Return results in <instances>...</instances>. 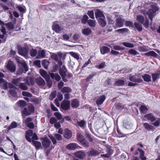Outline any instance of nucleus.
Instances as JSON below:
<instances>
[{
    "label": "nucleus",
    "instance_id": "f257e3e1",
    "mask_svg": "<svg viewBox=\"0 0 160 160\" xmlns=\"http://www.w3.org/2000/svg\"><path fill=\"white\" fill-rule=\"evenodd\" d=\"M158 10V8L155 5L152 4L150 5V8L148 12H146L145 11H142V12L145 16L146 21L144 23V26L146 28L149 27V20L147 18L146 15H148L151 20V22L152 20L153 16L155 15V13Z\"/></svg>",
    "mask_w": 160,
    "mask_h": 160
},
{
    "label": "nucleus",
    "instance_id": "f03ea898",
    "mask_svg": "<svg viewBox=\"0 0 160 160\" xmlns=\"http://www.w3.org/2000/svg\"><path fill=\"white\" fill-rule=\"evenodd\" d=\"M34 110V108L32 106L29 107L28 108H24L22 112V116L29 115L33 112Z\"/></svg>",
    "mask_w": 160,
    "mask_h": 160
},
{
    "label": "nucleus",
    "instance_id": "7ed1b4c3",
    "mask_svg": "<svg viewBox=\"0 0 160 160\" xmlns=\"http://www.w3.org/2000/svg\"><path fill=\"white\" fill-rule=\"evenodd\" d=\"M28 46L27 45H25L24 47L21 48V55L27 58L28 55Z\"/></svg>",
    "mask_w": 160,
    "mask_h": 160
},
{
    "label": "nucleus",
    "instance_id": "20e7f679",
    "mask_svg": "<svg viewBox=\"0 0 160 160\" xmlns=\"http://www.w3.org/2000/svg\"><path fill=\"white\" fill-rule=\"evenodd\" d=\"M52 29L56 32L60 33L62 30V28L57 22H54L52 25Z\"/></svg>",
    "mask_w": 160,
    "mask_h": 160
},
{
    "label": "nucleus",
    "instance_id": "39448f33",
    "mask_svg": "<svg viewBox=\"0 0 160 160\" xmlns=\"http://www.w3.org/2000/svg\"><path fill=\"white\" fill-rule=\"evenodd\" d=\"M49 137L54 144H55L57 142L56 139L58 141L62 139L61 135L58 134H56L54 135V136L50 135H49Z\"/></svg>",
    "mask_w": 160,
    "mask_h": 160
},
{
    "label": "nucleus",
    "instance_id": "423d86ee",
    "mask_svg": "<svg viewBox=\"0 0 160 160\" xmlns=\"http://www.w3.org/2000/svg\"><path fill=\"white\" fill-rule=\"evenodd\" d=\"M7 68L8 70L12 72H14L16 70V67L13 62L10 60L8 61V64L7 65Z\"/></svg>",
    "mask_w": 160,
    "mask_h": 160
},
{
    "label": "nucleus",
    "instance_id": "0eeeda50",
    "mask_svg": "<svg viewBox=\"0 0 160 160\" xmlns=\"http://www.w3.org/2000/svg\"><path fill=\"white\" fill-rule=\"evenodd\" d=\"M21 65H22V68L21 67V73H25L28 71V67L25 61H21Z\"/></svg>",
    "mask_w": 160,
    "mask_h": 160
},
{
    "label": "nucleus",
    "instance_id": "6e6552de",
    "mask_svg": "<svg viewBox=\"0 0 160 160\" xmlns=\"http://www.w3.org/2000/svg\"><path fill=\"white\" fill-rule=\"evenodd\" d=\"M70 105V101L68 100H64L61 104V107L64 110H66L68 109Z\"/></svg>",
    "mask_w": 160,
    "mask_h": 160
},
{
    "label": "nucleus",
    "instance_id": "1a4fd4ad",
    "mask_svg": "<svg viewBox=\"0 0 160 160\" xmlns=\"http://www.w3.org/2000/svg\"><path fill=\"white\" fill-rule=\"evenodd\" d=\"M74 155L76 157L80 159H82L86 156V153L85 152L82 151H79L74 153Z\"/></svg>",
    "mask_w": 160,
    "mask_h": 160
},
{
    "label": "nucleus",
    "instance_id": "9d476101",
    "mask_svg": "<svg viewBox=\"0 0 160 160\" xmlns=\"http://www.w3.org/2000/svg\"><path fill=\"white\" fill-rule=\"evenodd\" d=\"M79 146L75 143H71L66 146V148L68 150H73L79 148Z\"/></svg>",
    "mask_w": 160,
    "mask_h": 160
},
{
    "label": "nucleus",
    "instance_id": "9b49d317",
    "mask_svg": "<svg viewBox=\"0 0 160 160\" xmlns=\"http://www.w3.org/2000/svg\"><path fill=\"white\" fill-rule=\"evenodd\" d=\"M51 143L50 140L47 138H44L42 142L43 146L46 148L49 146Z\"/></svg>",
    "mask_w": 160,
    "mask_h": 160
},
{
    "label": "nucleus",
    "instance_id": "f8f14e48",
    "mask_svg": "<svg viewBox=\"0 0 160 160\" xmlns=\"http://www.w3.org/2000/svg\"><path fill=\"white\" fill-rule=\"evenodd\" d=\"M144 117L148 120H150V122H153L156 119V118L152 113L146 114L145 115Z\"/></svg>",
    "mask_w": 160,
    "mask_h": 160
},
{
    "label": "nucleus",
    "instance_id": "ddd939ff",
    "mask_svg": "<svg viewBox=\"0 0 160 160\" xmlns=\"http://www.w3.org/2000/svg\"><path fill=\"white\" fill-rule=\"evenodd\" d=\"M33 131L32 130H27L26 132V138L27 141L31 142L32 140L31 138V137L33 135Z\"/></svg>",
    "mask_w": 160,
    "mask_h": 160
},
{
    "label": "nucleus",
    "instance_id": "4468645a",
    "mask_svg": "<svg viewBox=\"0 0 160 160\" xmlns=\"http://www.w3.org/2000/svg\"><path fill=\"white\" fill-rule=\"evenodd\" d=\"M99 154V152L97 150L93 149H92L88 153L89 157L96 156L98 155Z\"/></svg>",
    "mask_w": 160,
    "mask_h": 160
},
{
    "label": "nucleus",
    "instance_id": "2eb2a0df",
    "mask_svg": "<svg viewBox=\"0 0 160 160\" xmlns=\"http://www.w3.org/2000/svg\"><path fill=\"white\" fill-rule=\"evenodd\" d=\"M67 69L64 66H63L59 70V73L62 78H65L66 76Z\"/></svg>",
    "mask_w": 160,
    "mask_h": 160
},
{
    "label": "nucleus",
    "instance_id": "dca6fc26",
    "mask_svg": "<svg viewBox=\"0 0 160 160\" xmlns=\"http://www.w3.org/2000/svg\"><path fill=\"white\" fill-rule=\"evenodd\" d=\"M71 131L68 128L65 129L64 130V136L67 139L70 138L72 136Z\"/></svg>",
    "mask_w": 160,
    "mask_h": 160
},
{
    "label": "nucleus",
    "instance_id": "f3484780",
    "mask_svg": "<svg viewBox=\"0 0 160 160\" xmlns=\"http://www.w3.org/2000/svg\"><path fill=\"white\" fill-rule=\"evenodd\" d=\"M106 99L105 96L102 95L101 96L97 99L96 103L98 105L102 104Z\"/></svg>",
    "mask_w": 160,
    "mask_h": 160
},
{
    "label": "nucleus",
    "instance_id": "a211bd4d",
    "mask_svg": "<svg viewBox=\"0 0 160 160\" xmlns=\"http://www.w3.org/2000/svg\"><path fill=\"white\" fill-rule=\"evenodd\" d=\"M39 72L41 75L45 79H48L49 75L47 73V72L44 70L40 69L39 70Z\"/></svg>",
    "mask_w": 160,
    "mask_h": 160
},
{
    "label": "nucleus",
    "instance_id": "6ab92c4d",
    "mask_svg": "<svg viewBox=\"0 0 160 160\" xmlns=\"http://www.w3.org/2000/svg\"><path fill=\"white\" fill-rule=\"evenodd\" d=\"M143 126L145 129L147 130L150 131H153L155 130L154 127L147 123H144L143 124Z\"/></svg>",
    "mask_w": 160,
    "mask_h": 160
},
{
    "label": "nucleus",
    "instance_id": "aec40b11",
    "mask_svg": "<svg viewBox=\"0 0 160 160\" xmlns=\"http://www.w3.org/2000/svg\"><path fill=\"white\" fill-rule=\"evenodd\" d=\"M129 80L131 81L138 83H140L143 81L142 79L139 78L136 79L135 76L131 75L129 76Z\"/></svg>",
    "mask_w": 160,
    "mask_h": 160
},
{
    "label": "nucleus",
    "instance_id": "412c9836",
    "mask_svg": "<svg viewBox=\"0 0 160 160\" xmlns=\"http://www.w3.org/2000/svg\"><path fill=\"white\" fill-rule=\"evenodd\" d=\"M36 82L38 85L40 86H43L45 83L44 80L41 77L37 78Z\"/></svg>",
    "mask_w": 160,
    "mask_h": 160
},
{
    "label": "nucleus",
    "instance_id": "4be33fe9",
    "mask_svg": "<svg viewBox=\"0 0 160 160\" xmlns=\"http://www.w3.org/2000/svg\"><path fill=\"white\" fill-rule=\"evenodd\" d=\"M144 55L148 56H152L155 58H156L158 56L157 54L153 51H150L144 54H141V55L142 56Z\"/></svg>",
    "mask_w": 160,
    "mask_h": 160
},
{
    "label": "nucleus",
    "instance_id": "5701e85b",
    "mask_svg": "<svg viewBox=\"0 0 160 160\" xmlns=\"http://www.w3.org/2000/svg\"><path fill=\"white\" fill-rule=\"evenodd\" d=\"M79 102L77 99H73L72 101L71 105L73 108H77L79 106Z\"/></svg>",
    "mask_w": 160,
    "mask_h": 160
},
{
    "label": "nucleus",
    "instance_id": "b1692460",
    "mask_svg": "<svg viewBox=\"0 0 160 160\" xmlns=\"http://www.w3.org/2000/svg\"><path fill=\"white\" fill-rule=\"evenodd\" d=\"M77 125L80 127L84 129L86 127V123L84 120H82L78 122Z\"/></svg>",
    "mask_w": 160,
    "mask_h": 160
},
{
    "label": "nucleus",
    "instance_id": "393cba45",
    "mask_svg": "<svg viewBox=\"0 0 160 160\" xmlns=\"http://www.w3.org/2000/svg\"><path fill=\"white\" fill-rule=\"evenodd\" d=\"M50 76L52 79H54L57 81H59L61 79L60 76L57 73H51Z\"/></svg>",
    "mask_w": 160,
    "mask_h": 160
},
{
    "label": "nucleus",
    "instance_id": "a878e982",
    "mask_svg": "<svg viewBox=\"0 0 160 160\" xmlns=\"http://www.w3.org/2000/svg\"><path fill=\"white\" fill-rule=\"evenodd\" d=\"M105 18L103 17V18H100L98 20V22L100 25L102 27H105L106 24L107 23L105 20Z\"/></svg>",
    "mask_w": 160,
    "mask_h": 160
},
{
    "label": "nucleus",
    "instance_id": "bb28decb",
    "mask_svg": "<svg viewBox=\"0 0 160 160\" xmlns=\"http://www.w3.org/2000/svg\"><path fill=\"white\" fill-rule=\"evenodd\" d=\"M110 49L106 46H103L100 48V52L102 54L108 52L110 51Z\"/></svg>",
    "mask_w": 160,
    "mask_h": 160
},
{
    "label": "nucleus",
    "instance_id": "cd10ccee",
    "mask_svg": "<svg viewBox=\"0 0 160 160\" xmlns=\"http://www.w3.org/2000/svg\"><path fill=\"white\" fill-rule=\"evenodd\" d=\"M61 91L62 93H69L72 92V90L69 87H64L61 89Z\"/></svg>",
    "mask_w": 160,
    "mask_h": 160
},
{
    "label": "nucleus",
    "instance_id": "c85d7f7f",
    "mask_svg": "<svg viewBox=\"0 0 160 160\" xmlns=\"http://www.w3.org/2000/svg\"><path fill=\"white\" fill-rule=\"evenodd\" d=\"M45 56V51L44 50H39L38 52V55L36 57V58L37 59L43 58Z\"/></svg>",
    "mask_w": 160,
    "mask_h": 160
},
{
    "label": "nucleus",
    "instance_id": "c756f323",
    "mask_svg": "<svg viewBox=\"0 0 160 160\" xmlns=\"http://www.w3.org/2000/svg\"><path fill=\"white\" fill-rule=\"evenodd\" d=\"M124 20L121 18H118L116 20V25L119 27H121L123 26Z\"/></svg>",
    "mask_w": 160,
    "mask_h": 160
},
{
    "label": "nucleus",
    "instance_id": "7c9ffc66",
    "mask_svg": "<svg viewBox=\"0 0 160 160\" xmlns=\"http://www.w3.org/2000/svg\"><path fill=\"white\" fill-rule=\"evenodd\" d=\"M95 15L96 18L99 17L103 18V17H104L102 12L98 9L96 10L95 12Z\"/></svg>",
    "mask_w": 160,
    "mask_h": 160
},
{
    "label": "nucleus",
    "instance_id": "2f4dec72",
    "mask_svg": "<svg viewBox=\"0 0 160 160\" xmlns=\"http://www.w3.org/2000/svg\"><path fill=\"white\" fill-rule=\"evenodd\" d=\"M17 127V123L14 121L12 122L10 125L7 128L8 132H9L11 129L12 128H16Z\"/></svg>",
    "mask_w": 160,
    "mask_h": 160
},
{
    "label": "nucleus",
    "instance_id": "473e14b6",
    "mask_svg": "<svg viewBox=\"0 0 160 160\" xmlns=\"http://www.w3.org/2000/svg\"><path fill=\"white\" fill-rule=\"evenodd\" d=\"M138 150L140 152V158L142 160H145L146 158L144 156V152L143 151L139 148L138 149Z\"/></svg>",
    "mask_w": 160,
    "mask_h": 160
},
{
    "label": "nucleus",
    "instance_id": "72a5a7b5",
    "mask_svg": "<svg viewBox=\"0 0 160 160\" xmlns=\"http://www.w3.org/2000/svg\"><path fill=\"white\" fill-rule=\"evenodd\" d=\"M82 33L86 36L88 35L91 33V31L89 28H87L82 30Z\"/></svg>",
    "mask_w": 160,
    "mask_h": 160
},
{
    "label": "nucleus",
    "instance_id": "f704fd0d",
    "mask_svg": "<svg viewBox=\"0 0 160 160\" xmlns=\"http://www.w3.org/2000/svg\"><path fill=\"white\" fill-rule=\"evenodd\" d=\"M142 77L144 80L146 82H149L151 81V76L149 75L145 74Z\"/></svg>",
    "mask_w": 160,
    "mask_h": 160
},
{
    "label": "nucleus",
    "instance_id": "c9c22d12",
    "mask_svg": "<svg viewBox=\"0 0 160 160\" xmlns=\"http://www.w3.org/2000/svg\"><path fill=\"white\" fill-rule=\"evenodd\" d=\"M124 81L122 79H118L115 82V85L116 86H122L124 84Z\"/></svg>",
    "mask_w": 160,
    "mask_h": 160
},
{
    "label": "nucleus",
    "instance_id": "e433bc0d",
    "mask_svg": "<svg viewBox=\"0 0 160 160\" xmlns=\"http://www.w3.org/2000/svg\"><path fill=\"white\" fill-rule=\"evenodd\" d=\"M31 142L37 148H39L41 146V144L40 142L32 140Z\"/></svg>",
    "mask_w": 160,
    "mask_h": 160
},
{
    "label": "nucleus",
    "instance_id": "4c0bfd02",
    "mask_svg": "<svg viewBox=\"0 0 160 160\" xmlns=\"http://www.w3.org/2000/svg\"><path fill=\"white\" fill-rule=\"evenodd\" d=\"M152 124L155 127H159L160 126V118H156V120L152 122Z\"/></svg>",
    "mask_w": 160,
    "mask_h": 160
},
{
    "label": "nucleus",
    "instance_id": "58836bf2",
    "mask_svg": "<svg viewBox=\"0 0 160 160\" xmlns=\"http://www.w3.org/2000/svg\"><path fill=\"white\" fill-rule=\"evenodd\" d=\"M20 78L13 79L12 81V83L13 84L16 86H18L19 88L20 87V83L19 82Z\"/></svg>",
    "mask_w": 160,
    "mask_h": 160
},
{
    "label": "nucleus",
    "instance_id": "ea45409f",
    "mask_svg": "<svg viewBox=\"0 0 160 160\" xmlns=\"http://www.w3.org/2000/svg\"><path fill=\"white\" fill-rule=\"evenodd\" d=\"M138 50L140 52H147L148 50L147 47L143 46H139L138 48Z\"/></svg>",
    "mask_w": 160,
    "mask_h": 160
},
{
    "label": "nucleus",
    "instance_id": "a19ab883",
    "mask_svg": "<svg viewBox=\"0 0 160 160\" xmlns=\"http://www.w3.org/2000/svg\"><path fill=\"white\" fill-rule=\"evenodd\" d=\"M49 63V62L48 60L44 59L42 61V65L44 67L45 69H47Z\"/></svg>",
    "mask_w": 160,
    "mask_h": 160
},
{
    "label": "nucleus",
    "instance_id": "79ce46f5",
    "mask_svg": "<svg viewBox=\"0 0 160 160\" xmlns=\"http://www.w3.org/2000/svg\"><path fill=\"white\" fill-rule=\"evenodd\" d=\"M37 53V50L35 49H32L30 51V54L31 57H35Z\"/></svg>",
    "mask_w": 160,
    "mask_h": 160
},
{
    "label": "nucleus",
    "instance_id": "37998d69",
    "mask_svg": "<svg viewBox=\"0 0 160 160\" xmlns=\"http://www.w3.org/2000/svg\"><path fill=\"white\" fill-rule=\"evenodd\" d=\"M140 110L141 113H145L147 112L148 109L146 106L144 105H142L140 108Z\"/></svg>",
    "mask_w": 160,
    "mask_h": 160
},
{
    "label": "nucleus",
    "instance_id": "c03bdc74",
    "mask_svg": "<svg viewBox=\"0 0 160 160\" xmlns=\"http://www.w3.org/2000/svg\"><path fill=\"white\" fill-rule=\"evenodd\" d=\"M122 44L125 47L129 48H132L134 47V45L131 43L127 42H123Z\"/></svg>",
    "mask_w": 160,
    "mask_h": 160
},
{
    "label": "nucleus",
    "instance_id": "a18cd8bd",
    "mask_svg": "<svg viewBox=\"0 0 160 160\" xmlns=\"http://www.w3.org/2000/svg\"><path fill=\"white\" fill-rule=\"evenodd\" d=\"M77 138L78 140L80 142L85 139L84 136L81 134L78 133L77 135Z\"/></svg>",
    "mask_w": 160,
    "mask_h": 160
},
{
    "label": "nucleus",
    "instance_id": "49530a36",
    "mask_svg": "<svg viewBox=\"0 0 160 160\" xmlns=\"http://www.w3.org/2000/svg\"><path fill=\"white\" fill-rule=\"evenodd\" d=\"M6 26L9 30H12L13 28L14 25L11 22H9L6 24Z\"/></svg>",
    "mask_w": 160,
    "mask_h": 160
},
{
    "label": "nucleus",
    "instance_id": "de8ad7c7",
    "mask_svg": "<svg viewBox=\"0 0 160 160\" xmlns=\"http://www.w3.org/2000/svg\"><path fill=\"white\" fill-rule=\"evenodd\" d=\"M128 52L130 54L133 55H138L139 54V53L136 51L132 49H131L128 50Z\"/></svg>",
    "mask_w": 160,
    "mask_h": 160
},
{
    "label": "nucleus",
    "instance_id": "09e8293b",
    "mask_svg": "<svg viewBox=\"0 0 160 160\" xmlns=\"http://www.w3.org/2000/svg\"><path fill=\"white\" fill-rule=\"evenodd\" d=\"M137 19L138 22L141 23V24L143 23L144 18L141 15L138 16L137 17Z\"/></svg>",
    "mask_w": 160,
    "mask_h": 160
},
{
    "label": "nucleus",
    "instance_id": "8fccbe9b",
    "mask_svg": "<svg viewBox=\"0 0 160 160\" xmlns=\"http://www.w3.org/2000/svg\"><path fill=\"white\" fill-rule=\"evenodd\" d=\"M71 34H70V35H69L67 34H63L62 36V39L64 40L68 41L70 39V38L71 37Z\"/></svg>",
    "mask_w": 160,
    "mask_h": 160
},
{
    "label": "nucleus",
    "instance_id": "3c124183",
    "mask_svg": "<svg viewBox=\"0 0 160 160\" xmlns=\"http://www.w3.org/2000/svg\"><path fill=\"white\" fill-rule=\"evenodd\" d=\"M134 25L139 31L140 32L142 31V26L141 25L137 22H135L134 23Z\"/></svg>",
    "mask_w": 160,
    "mask_h": 160
},
{
    "label": "nucleus",
    "instance_id": "603ef678",
    "mask_svg": "<svg viewBox=\"0 0 160 160\" xmlns=\"http://www.w3.org/2000/svg\"><path fill=\"white\" fill-rule=\"evenodd\" d=\"M88 23L90 26L92 27H94L96 25L95 21L91 19L88 21Z\"/></svg>",
    "mask_w": 160,
    "mask_h": 160
},
{
    "label": "nucleus",
    "instance_id": "864d4df0",
    "mask_svg": "<svg viewBox=\"0 0 160 160\" xmlns=\"http://www.w3.org/2000/svg\"><path fill=\"white\" fill-rule=\"evenodd\" d=\"M81 143L83 147H88L89 146V143L85 139H84Z\"/></svg>",
    "mask_w": 160,
    "mask_h": 160
},
{
    "label": "nucleus",
    "instance_id": "5fc2aeb1",
    "mask_svg": "<svg viewBox=\"0 0 160 160\" xmlns=\"http://www.w3.org/2000/svg\"><path fill=\"white\" fill-rule=\"evenodd\" d=\"M69 54L71 56L77 60H78L79 59V56L77 53L73 52H69Z\"/></svg>",
    "mask_w": 160,
    "mask_h": 160
},
{
    "label": "nucleus",
    "instance_id": "6e6d98bb",
    "mask_svg": "<svg viewBox=\"0 0 160 160\" xmlns=\"http://www.w3.org/2000/svg\"><path fill=\"white\" fill-rule=\"evenodd\" d=\"M105 62H104L101 63L99 65H97L95 66V67L98 68L102 69L106 66Z\"/></svg>",
    "mask_w": 160,
    "mask_h": 160
},
{
    "label": "nucleus",
    "instance_id": "4d7b16f0",
    "mask_svg": "<svg viewBox=\"0 0 160 160\" xmlns=\"http://www.w3.org/2000/svg\"><path fill=\"white\" fill-rule=\"evenodd\" d=\"M152 81L153 82L155 81L159 77V74L158 73H153L152 75Z\"/></svg>",
    "mask_w": 160,
    "mask_h": 160
},
{
    "label": "nucleus",
    "instance_id": "13d9d810",
    "mask_svg": "<svg viewBox=\"0 0 160 160\" xmlns=\"http://www.w3.org/2000/svg\"><path fill=\"white\" fill-rule=\"evenodd\" d=\"M113 48L115 50H123L125 49V48L124 47L118 45H114L113 46Z\"/></svg>",
    "mask_w": 160,
    "mask_h": 160
},
{
    "label": "nucleus",
    "instance_id": "bf43d9fd",
    "mask_svg": "<svg viewBox=\"0 0 160 160\" xmlns=\"http://www.w3.org/2000/svg\"><path fill=\"white\" fill-rule=\"evenodd\" d=\"M60 56L59 55H57L55 53H53L51 56L52 58L55 61H58L59 60V58Z\"/></svg>",
    "mask_w": 160,
    "mask_h": 160
},
{
    "label": "nucleus",
    "instance_id": "052dcab7",
    "mask_svg": "<svg viewBox=\"0 0 160 160\" xmlns=\"http://www.w3.org/2000/svg\"><path fill=\"white\" fill-rule=\"evenodd\" d=\"M87 14L89 16L90 18L92 19H94V12L93 11L91 10L88 11Z\"/></svg>",
    "mask_w": 160,
    "mask_h": 160
},
{
    "label": "nucleus",
    "instance_id": "680f3d73",
    "mask_svg": "<svg viewBox=\"0 0 160 160\" xmlns=\"http://www.w3.org/2000/svg\"><path fill=\"white\" fill-rule=\"evenodd\" d=\"M22 94L23 96H27L29 97H31L32 96V94L30 92L25 91H23L22 92Z\"/></svg>",
    "mask_w": 160,
    "mask_h": 160
},
{
    "label": "nucleus",
    "instance_id": "e2e57ef3",
    "mask_svg": "<svg viewBox=\"0 0 160 160\" xmlns=\"http://www.w3.org/2000/svg\"><path fill=\"white\" fill-rule=\"evenodd\" d=\"M88 16L86 15H84L83 16L82 19V20H81L83 24L85 23L88 20Z\"/></svg>",
    "mask_w": 160,
    "mask_h": 160
},
{
    "label": "nucleus",
    "instance_id": "0e129e2a",
    "mask_svg": "<svg viewBox=\"0 0 160 160\" xmlns=\"http://www.w3.org/2000/svg\"><path fill=\"white\" fill-rule=\"evenodd\" d=\"M57 92L56 91H54L51 93L50 96V99L52 100L56 96Z\"/></svg>",
    "mask_w": 160,
    "mask_h": 160
},
{
    "label": "nucleus",
    "instance_id": "69168bd1",
    "mask_svg": "<svg viewBox=\"0 0 160 160\" xmlns=\"http://www.w3.org/2000/svg\"><path fill=\"white\" fill-rule=\"evenodd\" d=\"M45 80L46 81V82L47 83V85L48 88H51L52 85V82L50 80V77H49L48 79H45Z\"/></svg>",
    "mask_w": 160,
    "mask_h": 160
},
{
    "label": "nucleus",
    "instance_id": "338daca9",
    "mask_svg": "<svg viewBox=\"0 0 160 160\" xmlns=\"http://www.w3.org/2000/svg\"><path fill=\"white\" fill-rule=\"evenodd\" d=\"M34 64L38 67L40 68L41 67V62L39 60H36L34 61Z\"/></svg>",
    "mask_w": 160,
    "mask_h": 160
},
{
    "label": "nucleus",
    "instance_id": "774afa93",
    "mask_svg": "<svg viewBox=\"0 0 160 160\" xmlns=\"http://www.w3.org/2000/svg\"><path fill=\"white\" fill-rule=\"evenodd\" d=\"M54 115L56 117L58 120H60L62 118V115L59 112H56L54 113Z\"/></svg>",
    "mask_w": 160,
    "mask_h": 160
}]
</instances>
